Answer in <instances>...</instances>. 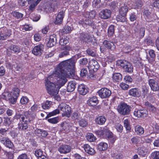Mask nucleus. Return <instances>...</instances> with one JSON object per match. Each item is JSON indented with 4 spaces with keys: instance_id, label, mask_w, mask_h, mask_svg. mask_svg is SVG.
Wrapping results in <instances>:
<instances>
[{
    "instance_id": "1",
    "label": "nucleus",
    "mask_w": 159,
    "mask_h": 159,
    "mask_svg": "<svg viewBox=\"0 0 159 159\" xmlns=\"http://www.w3.org/2000/svg\"><path fill=\"white\" fill-rule=\"evenodd\" d=\"M75 61L70 59L61 62L56 69L55 72L52 75H56L53 79L57 86L63 85L66 82V77L73 78L75 75Z\"/></svg>"
},
{
    "instance_id": "2",
    "label": "nucleus",
    "mask_w": 159,
    "mask_h": 159,
    "mask_svg": "<svg viewBox=\"0 0 159 159\" xmlns=\"http://www.w3.org/2000/svg\"><path fill=\"white\" fill-rule=\"evenodd\" d=\"M55 75H52L48 76L45 80V86L48 93L51 96H55L58 94L59 89L58 86L56 87V84L52 80H56L53 79Z\"/></svg>"
},
{
    "instance_id": "3",
    "label": "nucleus",
    "mask_w": 159,
    "mask_h": 159,
    "mask_svg": "<svg viewBox=\"0 0 159 159\" xmlns=\"http://www.w3.org/2000/svg\"><path fill=\"white\" fill-rule=\"evenodd\" d=\"M35 115L34 114L25 112L22 114H16L13 118V121L16 122L19 120L21 123L28 124L30 123L34 118Z\"/></svg>"
},
{
    "instance_id": "4",
    "label": "nucleus",
    "mask_w": 159,
    "mask_h": 159,
    "mask_svg": "<svg viewBox=\"0 0 159 159\" xmlns=\"http://www.w3.org/2000/svg\"><path fill=\"white\" fill-rule=\"evenodd\" d=\"M117 64L120 65L126 72L129 73L133 72V67L131 63L125 60H119Z\"/></svg>"
},
{
    "instance_id": "5",
    "label": "nucleus",
    "mask_w": 159,
    "mask_h": 159,
    "mask_svg": "<svg viewBox=\"0 0 159 159\" xmlns=\"http://www.w3.org/2000/svg\"><path fill=\"white\" fill-rule=\"evenodd\" d=\"M117 110L120 115H126L129 114L131 107L126 104L123 103L118 106Z\"/></svg>"
},
{
    "instance_id": "6",
    "label": "nucleus",
    "mask_w": 159,
    "mask_h": 159,
    "mask_svg": "<svg viewBox=\"0 0 159 159\" xmlns=\"http://www.w3.org/2000/svg\"><path fill=\"white\" fill-rule=\"evenodd\" d=\"M58 108L63 112L62 113L63 116H70L71 113V108L69 105L65 103H61L59 105Z\"/></svg>"
},
{
    "instance_id": "7",
    "label": "nucleus",
    "mask_w": 159,
    "mask_h": 159,
    "mask_svg": "<svg viewBox=\"0 0 159 159\" xmlns=\"http://www.w3.org/2000/svg\"><path fill=\"white\" fill-rule=\"evenodd\" d=\"M98 93L99 96L102 98H108L111 94V91L106 88H102L99 90Z\"/></svg>"
},
{
    "instance_id": "8",
    "label": "nucleus",
    "mask_w": 159,
    "mask_h": 159,
    "mask_svg": "<svg viewBox=\"0 0 159 159\" xmlns=\"http://www.w3.org/2000/svg\"><path fill=\"white\" fill-rule=\"evenodd\" d=\"M95 132L97 135L107 137L109 136H111L112 134V132L107 126L104 127L102 129L97 131Z\"/></svg>"
},
{
    "instance_id": "9",
    "label": "nucleus",
    "mask_w": 159,
    "mask_h": 159,
    "mask_svg": "<svg viewBox=\"0 0 159 159\" xmlns=\"http://www.w3.org/2000/svg\"><path fill=\"white\" fill-rule=\"evenodd\" d=\"M88 68L89 70L96 71L99 68V66L98 62L94 59L91 60L89 62Z\"/></svg>"
},
{
    "instance_id": "10",
    "label": "nucleus",
    "mask_w": 159,
    "mask_h": 159,
    "mask_svg": "<svg viewBox=\"0 0 159 159\" xmlns=\"http://www.w3.org/2000/svg\"><path fill=\"white\" fill-rule=\"evenodd\" d=\"M11 31L10 30L6 28H4L0 33V40H4L9 37L11 34Z\"/></svg>"
},
{
    "instance_id": "11",
    "label": "nucleus",
    "mask_w": 159,
    "mask_h": 159,
    "mask_svg": "<svg viewBox=\"0 0 159 159\" xmlns=\"http://www.w3.org/2000/svg\"><path fill=\"white\" fill-rule=\"evenodd\" d=\"M111 10L109 9H103L99 13V17L104 19H108L111 17Z\"/></svg>"
},
{
    "instance_id": "12",
    "label": "nucleus",
    "mask_w": 159,
    "mask_h": 159,
    "mask_svg": "<svg viewBox=\"0 0 159 159\" xmlns=\"http://www.w3.org/2000/svg\"><path fill=\"white\" fill-rule=\"evenodd\" d=\"M148 82L152 90L156 91L159 90V84L154 80L150 79L148 80Z\"/></svg>"
},
{
    "instance_id": "13",
    "label": "nucleus",
    "mask_w": 159,
    "mask_h": 159,
    "mask_svg": "<svg viewBox=\"0 0 159 159\" xmlns=\"http://www.w3.org/2000/svg\"><path fill=\"white\" fill-rule=\"evenodd\" d=\"M44 48L43 44H40L35 46L33 49L32 53L36 56L41 55Z\"/></svg>"
},
{
    "instance_id": "14",
    "label": "nucleus",
    "mask_w": 159,
    "mask_h": 159,
    "mask_svg": "<svg viewBox=\"0 0 159 159\" xmlns=\"http://www.w3.org/2000/svg\"><path fill=\"white\" fill-rule=\"evenodd\" d=\"M148 111L146 110H137L134 113V116L138 118L146 117Z\"/></svg>"
},
{
    "instance_id": "15",
    "label": "nucleus",
    "mask_w": 159,
    "mask_h": 159,
    "mask_svg": "<svg viewBox=\"0 0 159 159\" xmlns=\"http://www.w3.org/2000/svg\"><path fill=\"white\" fill-rule=\"evenodd\" d=\"M57 42L56 35L53 34L50 36L49 40L47 43V45L48 47H51L55 44Z\"/></svg>"
},
{
    "instance_id": "16",
    "label": "nucleus",
    "mask_w": 159,
    "mask_h": 159,
    "mask_svg": "<svg viewBox=\"0 0 159 159\" xmlns=\"http://www.w3.org/2000/svg\"><path fill=\"white\" fill-rule=\"evenodd\" d=\"M2 143L6 147L9 148H12L13 147V144L8 139L2 138L0 140Z\"/></svg>"
},
{
    "instance_id": "17",
    "label": "nucleus",
    "mask_w": 159,
    "mask_h": 159,
    "mask_svg": "<svg viewBox=\"0 0 159 159\" xmlns=\"http://www.w3.org/2000/svg\"><path fill=\"white\" fill-rule=\"evenodd\" d=\"M103 44L104 47L108 49L113 50L116 48V46L112 42L105 40L103 41Z\"/></svg>"
},
{
    "instance_id": "18",
    "label": "nucleus",
    "mask_w": 159,
    "mask_h": 159,
    "mask_svg": "<svg viewBox=\"0 0 159 159\" xmlns=\"http://www.w3.org/2000/svg\"><path fill=\"white\" fill-rule=\"evenodd\" d=\"M78 91L79 93L82 95H85L88 92L87 87L84 84H81L78 86Z\"/></svg>"
},
{
    "instance_id": "19",
    "label": "nucleus",
    "mask_w": 159,
    "mask_h": 159,
    "mask_svg": "<svg viewBox=\"0 0 159 159\" xmlns=\"http://www.w3.org/2000/svg\"><path fill=\"white\" fill-rule=\"evenodd\" d=\"M71 149L70 146L66 145H63L61 146L58 150L61 153L66 154L69 152Z\"/></svg>"
},
{
    "instance_id": "20",
    "label": "nucleus",
    "mask_w": 159,
    "mask_h": 159,
    "mask_svg": "<svg viewBox=\"0 0 159 159\" xmlns=\"http://www.w3.org/2000/svg\"><path fill=\"white\" fill-rule=\"evenodd\" d=\"M129 94L134 97H139L141 95V92L138 89L133 88L129 90Z\"/></svg>"
},
{
    "instance_id": "21",
    "label": "nucleus",
    "mask_w": 159,
    "mask_h": 159,
    "mask_svg": "<svg viewBox=\"0 0 159 159\" xmlns=\"http://www.w3.org/2000/svg\"><path fill=\"white\" fill-rule=\"evenodd\" d=\"M11 93L12 96L13 101V103L15 102L17 100V98L19 95V89L16 88H14L11 92Z\"/></svg>"
},
{
    "instance_id": "22",
    "label": "nucleus",
    "mask_w": 159,
    "mask_h": 159,
    "mask_svg": "<svg viewBox=\"0 0 159 159\" xmlns=\"http://www.w3.org/2000/svg\"><path fill=\"white\" fill-rule=\"evenodd\" d=\"M64 13L65 12L63 11L59 12L55 21V23L56 24H60L62 22L64 17Z\"/></svg>"
},
{
    "instance_id": "23",
    "label": "nucleus",
    "mask_w": 159,
    "mask_h": 159,
    "mask_svg": "<svg viewBox=\"0 0 159 159\" xmlns=\"http://www.w3.org/2000/svg\"><path fill=\"white\" fill-rule=\"evenodd\" d=\"M80 38L83 42H87L91 40V37L89 35L83 33L80 34Z\"/></svg>"
},
{
    "instance_id": "24",
    "label": "nucleus",
    "mask_w": 159,
    "mask_h": 159,
    "mask_svg": "<svg viewBox=\"0 0 159 159\" xmlns=\"http://www.w3.org/2000/svg\"><path fill=\"white\" fill-rule=\"evenodd\" d=\"M1 98L6 100H10L11 102L13 103L12 99H13L11 93L9 92L5 91L3 93L2 95Z\"/></svg>"
},
{
    "instance_id": "25",
    "label": "nucleus",
    "mask_w": 159,
    "mask_h": 159,
    "mask_svg": "<svg viewBox=\"0 0 159 159\" xmlns=\"http://www.w3.org/2000/svg\"><path fill=\"white\" fill-rule=\"evenodd\" d=\"M79 23L85 28H87L88 26H91L93 24L92 21L91 19H86L84 20H80Z\"/></svg>"
},
{
    "instance_id": "26",
    "label": "nucleus",
    "mask_w": 159,
    "mask_h": 159,
    "mask_svg": "<svg viewBox=\"0 0 159 159\" xmlns=\"http://www.w3.org/2000/svg\"><path fill=\"white\" fill-rule=\"evenodd\" d=\"M76 83L75 81H70L67 85V90L68 92H72L73 91L75 88Z\"/></svg>"
},
{
    "instance_id": "27",
    "label": "nucleus",
    "mask_w": 159,
    "mask_h": 159,
    "mask_svg": "<svg viewBox=\"0 0 159 159\" xmlns=\"http://www.w3.org/2000/svg\"><path fill=\"white\" fill-rule=\"evenodd\" d=\"M84 148L85 151L89 154L92 155L93 154L95 153V151L94 148H91L90 146L88 144L84 145Z\"/></svg>"
},
{
    "instance_id": "28",
    "label": "nucleus",
    "mask_w": 159,
    "mask_h": 159,
    "mask_svg": "<svg viewBox=\"0 0 159 159\" xmlns=\"http://www.w3.org/2000/svg\"><path fill=\"white\" fill-rule=\"evenodd\" d=\"M106 120V118L103 116H100L97 117L95 120L96 124L99 125H103Z\"/></svg>"
},
{
    "instance_id": "29",
    "label": "nucleus",
    "mask_w": 159,
    "mask_h": 159,
    "mask_svg": "<svg viewBox=\"0 0 159 159\" xmlns=\"http://www.w3.org/2000/svg\"><path fill=\"white\" fill-rule=\"evenodd\" d=\"M112 78L114 82H119L122 80V76L120 73H115L113 74Z\"/></svg>"
},
{
    "instance_id": "30",
    "label": "nucleus",
    "mask_w": 159,
    "mask_h": 159,
    "mask_svg": "<svg viewBox=\"0 0 159 159\" xmlns=\"http://www.w3.org/2000/svg\"><path fill=\"white\" fill-rule=\"evenodd\" d=\"M84 15L86 18L91 19L94 18L96 15V13L95 11H92L90 12H86Z\"/></svg>"
},
{
    "instance_id": "31",
    "label": "nucleus",
    "mask_w": 159,
    "mask_h": 159,
    "mask_svg": "<svg viewBox=\"0 0 159 159\" xmlns=\"http://www.w3.org/2000/svg\"><path fill=\"white\" fill-rule=\"evenodd\" d=\"M9 48L11 51L13 52V53L17 54L19 53L20 51V47L15 45L12 44L11 45Z\"/></svg>"
},
{
    "instance_id": "32",
    "label": "nucleus",
    "mask_w": 159,
    "mask_h": 159,
    "mask_svg": "<svg viewBox=\"0 0 159 159\" xmlns=\"http://www.w3.org/2000/svg\"><path fill=\"white\" fill-rule=\"evenodd\" d=\"M98 100L96 97H93L90 98L88 101V104L91 106H95L97 104Z\"/></svg>"
},
{
    "instance_id": "33",
    "label": "nucleus",
    "mask_w": 159,
    "mask_h": 159,
    "mask_svg": "<svg viewBox=\"0 0 159 159\" xmlns=\"http://www.w3.org/2000/svg\"><path fill=\"white\" fill-rule=\"evenodd\" d=\"M28 126L26 123H19L18 125V128L19 130L25 131L27 129Z\"/></svg>"
},
{
    "instance_id": "34",
    "label": "nucleus",
    "mask_w": 159,
    "mask_h": 159,
    "mask_svg": "<svg viewBox=\"0 0 159 159\" xmlns=\"http://www.w3.org/2000/svg\"><path fill=\"white\" fill-rule=\"evenodd\" d=\"M107 144L104 142H101L98 145V149L99 151H102L106 150L107 148Z\"/></svg>"
},
{
    "instance_id": "35",
    "label": "nucleus",
    "mask_w": 159,
    "mask_h": 159,
    "mask_svg": "<svg viewBox=\"0 0 159 159\" xmlns=\"http://www.w3.org/2000/svg\"><path fill=\"white\" fill-rule=\"evenodd\" d=\"M134 129L135 133L141 135L144 133L143 128L140 125H137L135 126Z\"/></svg>"
},
{
    "instance_id": "36",
    "label": "nucleus",
    "mask_w": 159,
    "mask_h": 159,
    "mask_svg": "<svg viewBox=\"0 0 159 159\" xmlns=\"http://www.w3.org/2000/svg\"><path fill=\"white\" fill-rule=\"evenodd\" d=\"M128 11V8L127 6L124 5L122 7L119 9V13L120 15H126L127 12Z\"/></svg>"
},
{
    "instance_id": "37",
    "label": "nucleus",
    "mask_w": 159,
    "mask_h": 159,
    "mask_svg": "<svg viewBox=\"0 0 159 159\" xmlns=\"http://www.w3.org/2000/svg\"><path fill=\"white\" fill-rule=\"evenodd\" d=\"M86 139L89 142H92L96 139L94 135L91 133H88L86 135Z\"/></svg>"
},
{
    "instance_id": "38",
    "label": "nucleus",
    "mask_w": 159,
    "mask_h": 159,
    "mask_svg": "<svg viewBox=\"0 0 159 159\" xmlns=\"http://www.w3.org/2000/svg\"><path fill=\"white\" fill-rule=\"evenodd\" d=\"M72 31L71 27L69 26H65L61 30V32L63 34H66L70 33Z\"/></svg>"
},
{
    "instance_id": "39",
    "label": "nucleus",
    "mask_w": 159,
    "mask_h": 159,
    "mask_svg": "<svg viewBox=\"0 0 159 159\" xmlns=\"http://www.w3.org/2000/svg\"><path fill=\"white\" fill-rule=\"evenodd\" d=\"M126 15L119 14L116 17V20L118 21L122 22H125L126 21Z\"/></svg>"
},
{
    "instance_id": "40",
    "label": "nucleus",
    "mask_w": 159,
    "mask_h": 159,
    "mask_svg": "<svg viewBox=\"0 0 159 159\" xmlns=\"http://www.w3.org/2000/svg\"><path fill=\"white\" fill-rule=\"evenodd\" d=\"M61 126L62 127V129L66 132H68L70 129V127L68 123L66 122H64L62 123L61 125Z\"/></svg>"
},
{
    "instance_id": "41",
    "label": "nucleus",
    "mask_w": 159,
    "mask_h": 159,
    "mask_svg": "<svg viewBox=\"0 0 159 159\" xmlns=\"http://www.w3.org/2000/svg\"><path fill=\"white\" fill-rule=\"evenodd\" d=\"M40 0H37L36 2H35V1H30V3L28 2L29 4H30L32 2L33 3L30 6L29 8V10L32 11L35 8L36 6H37L38 3H39Z\"/></svg>"
},
{
    "instance_id": "42",
    "label": "nucleus",
    "mask_w": 159,
    "mask_h": 159,
    "mask_svg": "<svg viewBox=\"0 0 159 159\" xmlns=\"http://www.w3.org/2000/svg\"><path fill=\"white\" fill-rule=\"evenodd\" d=\"M52 102L50 101H47L42 105V107L44 109H48L51 107Z\"/></svg>"
},
{
    "instance_id": "43",
    "label": "nucleus",
    "mask_w": 159,
    "mask_h": 159,
    "mask_svg": "<svg viewBox=\"0 0 159 159\" xmlns=\"http://www.w3.org/2000/svg\"><path fill=\"white\" fill-rule=\"evenodd\" d=\"M11 14L14 17L18 19L21 18L23 16V15L21 13L16 11H12V12Z\"/></svg>"
},
{
    "instance_id": "44",
    "label": "nucleus",
    "mask_w": 159,
    "mask_h": 159,
    "mask_svg": "<svg viewBox=\"0 0 159 159\" xmlns=\"http://www.w3.org/2000/svg\"><path fill=\"white\" fill-rule=\"evenodd\" d=\"M59 118L58 117H55L48 119V121L49 122L53 124L57 123L59 122Z\"/></svg>"
},
{
    "instance_id": "45",
    "label": "nucleus",
    "mask_w": 159,
    "mask_h": 159,
    "mask_svg": "<svg viewBox=\"0 0 159 159\" xmlns=\"http://www.w3.org/2000/svg\"><path fill=\"white\" fill-rule=\"evenodd\" d=\"M59 110H60L58 108V109H56V110H54L52 112L49 113L48 114L46 118L47 119V118L50 117L51 116H54L56 114H59Z\"/></svg>"
},
{
    "instance_id": "46",
    "label": "nucleus",
    "mask_w": 159,
    "mask_h": 159,
    "mask_svg": "<svg viewBox=\"0 0 159 159\" xmlns=\"http://www.w3.org/2000/svg\"><path fill=\"white\" fill-rule=\"evenodd\" d=\"M151 157L152 159H159V151H155L151 154Z\"/></svg>"
},
{
    "instance_id": "47",
    "label": "nucleus",
    "mask_w": 159,
    "mask_h": 159,
    "mask_svg": "<svg viewBox=\"0 0 159 159\" xmlns=\"http://www.w3.org/2000/svg\"><path fill=\"white\" fill-rule=\"evenodd\" d=\"M114 32V25L110 26L108 29V34L109 36H112Z\"/></svg>"
},
{
    "instance_id": "48",
    "label": "nucleus",
    "mask_w": 159,
    "mask_h": 159,
    "mask_svg": "<svg viewBox=\"0 0 159 159\" xmlns=\"http://www.w3.org/2000/svg\"><path fill=\"white\" fill-rule=\"evenodd\" d=\"M80 125L82 127L86 126L88 125V122L85 119H81L79 121Z\"/></svg>"
},
{
    "instance_id": "49",
    "label": "nucleus",
    "mask_w": 159,
    "mask_h": 159,
    "mask_svg": "<svg viewBox=\"0 0 159 159\" xmlns=\"http://www.w3.org/2000/svg\"><path fill=\"white\" fill-rule=\"evenodd\" d=\"M88 62V59L86 58H80L79 60V63L81 65H85L87 64Z\"/></svg>"
},
{
    "instance_id": "50",
    "label": "nucleus",
    "mask_w": 159,
    "mask_h": 159,
    "mask_svg": "<svg viewBox=\"0 0 159 159\" xmlns=\"http://www.w3.org/2000/svg\"><path fill=\"white\" fill-rule=\"evenodd\" d=\"M86 52L87 54L92 57H94L96 56V54L95 52L93 51L90 49H88L86 50Z\"/></svg>"
},
{
    "instance_id": "51",
    "label": "nucleus",
    "mask_w": 159,
    "mask_h": 159,
    "mask_svg": "<svg viewBox=\"0 0 159 159\" xmlns=\"http://www.w3.org/2000/svg\"><path fill=\"white\" fill-rule=\"evenodd\" d=\"M69 42L68 40L66 38H61L59 41V44L62 46L66 45Z\"/></svg>"
},
{
    "instance_id": "52",
    "label": "nucleus",
    "mask_w": 159,
    "mask_h": 159,
    "mask_svg": "<svg viewBox=\"0 0 159 159\" xmlns=\"http://www.w3.org/2000/svg\"><path fill=\"white\" fill-rule=\"evenodd\" d=\"M88 74V71L86 68H83L80 71V75L81 76L84 77Z\"/></svg>"
},
{
    "instance_id": "53",
    "label": "nucleus",
    "mask_w": 159,
    "mask_h": 159,
    "mask_svg": "<svg viewBox=\"0 0 159 159\" xmlns=\"http://www.w3.org/2000/svg\"><path fill=\"white\" fill-rule=\"evenodd\" d=\"M35 156L38 158V157H40L44 154V153H43L42 150L39 149L35 151Z\"/></svg>"
},
{
    "instance_id": "54",
    "label": "nucleus",
    "mask_w": 159,
    "mask_h": 159,
    "mask_svg": "<svg viewBox=\"0 0 159 159\" xmlns=\"http://www.w3.org/2000/svg\"><path fill=\"white\" fill-rule=\"evenodd\" d=\"M29 100V99L26 97H23L20 99V102L22 104H26Z\"/></svg>"
},
{
    "instance_id": "55",
    "label": "nucleus",
    "mask_w": 159,
    "mask_h": 159,
    "mask_svg": "<svg viewBox=\"0 0 159 159\" xmlns=\"http://www.w3.org/2000/svg\"><path fill=\"white\" fill-rule=\"evenodd\" d=\"M124 125L127 130H129L131 129L129 123L127 119H125L124 120Z\"/></svg>"
},
{
    "instance_id": "56",
    "label": "nucleus",
    "mask_w": 159,
    "mask_h": 159,
    "mask_svg": "<svg viewBox=\"0 0 159 159\" xmlns=\"http://www.w3.org/2000/svg\"><path fill=\"white\" fill-rule=\"evenodd\" d=\"M115 128L117 131L120 133L122 132L123 130V126L120 124H117L115 125Z\"/></svg>"
},
{
    "instance_id": "57",
    "label": "nucleus",
    "mask_w": 159,
    "mask_h": 159,
    "mask_svg": "<svg viewBox=\"0 0 159 159\" xmlns=\"http://www.w3.org/2000/svg\"><path fill=\"white\" fill-rule=\"evenodd\" d=\"M4 154L7 157L8 159H13V155L11 152H8L7 151H4Z\"/></svg>"
},
{
    "instance_id": "58",
    "label": "nucleus",
    "mask_w": 159,
    "mask_h": 159,
    "mask_svg": "<svg viewBox=\"0 0 159 159\" xmlns=\"http://www.w3.org/2000/svg\"><path fill=\"white\" fill-rule=\"evenodd\" d=\"M120 88L123 90H127L129 87V85L127 84H125L124 83H121L120 85Z\"/></svg>"
},
{
    "instance_id": "59",
    "label": "nucleus",
    "mask_w": 159,
    "mask_h": 159,
    "mask_svg": "<svg viewBox=\"0 0 159 159\" xmlns=\"http://www.w3.org/2000/svg\"><path fill=\"white\" fill-rule=\"evenodd\" d=\"M134 3L137 7H140L142 6V2L141 0H135Z\"/></svg>"
},
{
    "instance_id": "60",
    "label": "nucleus",
    "mask_w": 159,
    "mask_h": 159,
    "mask_svg": "<svg viewBox=\"0 0 159 159\" xmlns=\"http://www.w3.org/2000/svg\"><path fill=\"white\" fill-rule=\"evenodd\" d=\"M152 6L155 7L159 8V0H154L152 4Z\"/></svg>"
},
{
    "instance_id": "61",
    "label": "nucleus",
    "mask_w": 159,
    "mask_h": 159,
    "mask_svg": "<svg viewBox=\"0 0 159 159\" xmlns=\"http://www.w3.org/2000/svg\"><path fill=\"white\" fill-rule=\"evenodd\" d=\"M80 115L78 113L76 112H74L73 113L72 115V118L74 120H75L80 118Z\"/></svg>"
},
{
    "instance_id": "62",
    "label": "nucleus",
    "mask_w": 159,
    "mask_h": 159,
    "mask_svg": "<svg viewBox=\"0 0 159 159\" xmlns=\"http://www.w3.org/2000/svg\"><path fill=\"white\" fill-rule=\"evenodd\" d=\"M22 29L25 31L30 30L32 29V26H30L28 25H25L22 26Z\"/></svg>"
},
{
    "instance_id": "63",
    "label": "nucleus",
    "mask_w": 159,
    "mask_h": 159,
    "mask_svg": "<svg viewBox=\"0 0 159 159\" xmlns=\"http://www.w3.org/2000/svg\"><path fill=\"white\" fill-rule=\"evenodd\" d=\"M17 159H29V158L26 154L23 153L20 155Z\"/></svg>"
},
{
    "instance_id": "64",
    "label": "nucleus",
    "mask_w": 159,
    "mask_h": 159,
    "mask_svg": "<svg viewBox=\"0 0 159 159\" xmlns=\"http://www.w3.org/2000/svg\"><path fill=\"white\" fill-rule=\"evenodd\" d=\"M145 31V29L144 28H140L139 33L141 37H143L144 35Z\"/></svg>"
}]
</instances>
